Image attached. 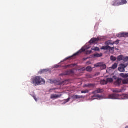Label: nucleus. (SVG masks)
<instances>
[{"instance_id": "obj_1", "label": "nucleus", "mask_w": 128, "mask_h": 128, "mask_svg": "<svg viewBox=\"0 0 128 128\" xmlns=\"http://www.w3.org/2000/svg\"><path fill=\"white\" fill-rule=\"evenodd\" d=\"M32 84L36 86H42V84H44L46 81L42 78L40 76H36L32 79Z\"/></svg>"}, {"instance_id": "obj_2", "label": "nucleus", "mask_w": 128, "mask_h": 128, "mask_svg": "<svg viewBox=\"0 0 128 128\" xmlns=\"http://www.w3.org/2000/svg\"><path fill=\"white\" fill-rule=\"evenodd\" d=\"M86 52V49L82 48L81 50H80L76 53L74 54L73 56L65 58L64 60V62H66V60H72V58L74 56H78V54H82V52Z\"/></svg>"}, {"instance_id": "obj_3", "label": "nucleus", "mask_w": 128, "mask_h": 128, "mask_svg": "<svg viewBox=\"0 0 128 128\" xmlns=\"http://www.w3.org/2000/svg\"><path fill=\"white\" fill-rule=\"evenodd\" d=\"M114 82V79L112 78H108L100 80V84L102 86H104L108 82Z\"/></svg>"}, {"instance_id": "obj_4", "label": "nucleus", "mask_w": 128, "mask_h": 128, "mask_svg": "<svg viewBox=\"0 0 128 128\" xmlns=\"http://www.w3.org/2000/svg\"><path fill=\"white\" fill-rule=\"evenodd\" d=\"M101 50H110V52H114V46L110 47L108 46H103Z\"/></svg>"}, {"instance_id": "obj_5", "label": "nucleus", "mask_w": 128, "mask_h": 128, "mask_svg": "<svg viewBox=\"0 0 128 128\" xmlns=\"http://www.w3.org/2000/svg\"><path fill=\"white\" fill-rule=\"evenodd\" d=\"M95 68H100L101 70H106V65L104 63H98L94 65Z\"/></svg>"}, {"instance_id": "obj_6", "label": "nucleus", "mask_w": 128, "mask_h": 128, "mask_svg": "<svg viewBox=\"0 0 128 128\" xmlns=\"http://www.w3.org/2000/svg\"><path fill=\"white\" fill-rule=\"evenodd\" d=\"M118 96H120V95L118 94H112L109 95L108 98L110 100H116V98Z\"/></svg>"}, {"instance_id": "obj_7", "label": "nucleus", "mask_w": 128, "mask_h": 128, "mask_svg": "<svg viewBox=\"0 0 128 128\" xmlns=\"http://www.w3.org/2000/svg\"><path fill=\"white\" fill-rule=\"evenodd\" d=\"M112 6H120V0H113L112 2Z\"/></svg>"}, {"instance_id": "obj_8", "label": "nucleus", "mask_w": 128, "mask_h": 128, "mask_svg": "<svg viewBox=\"0 0 128 128\" xmlns=\"http://www.w3.org/2000/svg\"><path fill=\"white\" fill-rule=\"evenodd\" d=\"M104 90L103 88H98L97 90H96L95 91L93 92H92V94H102Z\"/></svg>"}, {"instance_id": "obj_9", "label": "nucleus", "mask_w": 128, "mask_h": 128, "mask_svg": "<svg viewBox=\"0 0 128 128\" xmlns=\"http://www.w3.org/2000/svg\"><path fill=\"white\" fill-rule=\"evenodd\" d=\"M70 74H74V70L66 71L64 73L60 74V76H70Z\"/></svg>"}, {"instance_id": "obj_10", "label": "nucleus", "mask_w": 128, "mask_h": 128, "mask_svg": "<svg viewBox=\"0 0 128 128\" xmlns=\"http://www.w3.org/2000/svg\"><path fill=\"white\" fill-rule=\"evenodd\" d=\"M118 38H128V32H122L117 35Z\"/></svg>"}, {"instance_id": "obj_11", "label": "nucleus", "mask_w": 128, "mask_h": 128, "mask_svg": "<svg viewBox=\"0 0 128 128\" xmlns=\"http://www.w3.org/2000/svg\"><path fill=\"white\" fill-rule=\"evenodd\" d=\"M100 38H93L91 39V40L89 42V44H96V42H99Z\"/></svg>"}, {"instance_id": "obj_12", "label": "nucleus", "mask_w": 128, "mask_h": 128, "mask_svg": "<svg viewBox=\"0 0 128 128\" xmlns=\"http://www.w3.org/2000/svg\"><path fill=\"white\" fill-rule=\"evenodd\" d=\"M62 94H60V95H56V94H52L50 96V98L52 100H54L56 98H58L62 97Z\"/></svg>"}, {"instance_id": "obj_13", "label": "nucleus", "mask_w": 128, "mask_h": 128, "mask_svg": "<svg viewBox=\"0 0 128 128\" xmlns=\"http://www.w3.org/2000/svg\"><path fill=\"white\" fill-rule=\"evenodd\" d=\"M124 68H126V66L122 64L120 68H118V70L120 72H124Z\"/></svg>"}, {"instance_id": "obj_14", "label": "nucleus", "mask_w": 128, "mask_h": 128, "mask_svg": "<svg viewBox=\"0 0 128 128\" xmlns=\"http://www.w3.org/2000/svg\"><path fill=\"white\" fill-rule=\"evenodd\" d=\"M116 86H120L122 84V79H118L114 83Z\"/></svg>"}, {"instance_id": "obj_15", "label": "nucleus", "mask_w": 128, "mask_h": 128, "mask_svg": "<svg viewBox=\"0 0 128 128\" xmlns=\"http://www.w3.org/2000/svg\"><path fill=\"white\" fill-rule=\"evenodd\" d=\"M113 92H116L117 94L120 93V92H124V89H118L116 88L115 90H112Z\"/></svg>"}, {"instance_id": "obj_16", "label": "nucleus", "mask_w": 128, "mask_h": 128, "mask_svg": "<svg viewBox=\"0 0 128 128\" xmlns=\"http://www.w3.org/2000/svg\"><path fill=\"white\" fill-rule=\"evenodd\" d=\"M120 6H124V4H128V1L126 0H119Z\"/></svg>"}, {"instance_id": "obj_17", "label": "nucleus", "mask_w": 128, "mask_h": 128, "mask_svg": "<svg viewBox=\"0 0 128 128\" xmlns=\"http://www.w3.org/2000/svg\"><path fill=\"white\" fill-rule=\"evenodd\" d=\"M84 98V96L78 95H74L72 96V98L74 100H78L80 98Z\"/></svg>"}, {"instance_id": "obj_18", "label": "nucleus", "mask_w": 128, "mask_h": 128, "mask_svg": "<svg viewBox=\"0 0 128 128\" xmlns=\"http://www.w3.org/2000/svg\"><path fill=\"white\" fill-rule=\"evenodd\" d=\"M94 58H102V54H98V53H96L94 54Z\"/></svg>"}, {"instance_id": "obj_19", "label": "nucleus", "mask_w": 128, "mask_h": 128, "mask_svg": "<svg viewBox=\"0 0 128 128\" xmlns=\"http://www.w3.org/2000/svg\"><path fill=\"white\" fill-rule=\"evenodd\" d=\"M112 42V40H108L106 42V46H114V42Z\"/></svg>"}, {"instance_id": "obj_20", "label": "nucleus", "mask_w": 128, "mask_h": 128, "mask_svg": "<svg viewBox=\"0 0 128 128\" xmlns=\"http://www.w3.org/2000/svg\"><path fill=\"white\" fill-rule=\"evenodd\" d=\"M117 59L118 62H120V60H124V56L120 55V56H118Z\"/></svg>"}, {"instance_id": "obj_21", "label": "nucleus", "mask_w": 128, "mask_h": 128, "mask_svg": "<svg viewBox=\"0 0 128 128\" xmlns=\"http://www.w3.org/2000/svg\"><path fill=\"white\" fill-rule=\"evenodd\" d=\"M120 76L122 78H128V74H120Z\"/></svg>"}, {"instance_id": "obj_22", "label": "nucleus", "mask_w": 128, "mask_h": 128, "mask_svg": "<svg viewBox=\"0 0 128 128\" xmlns=\"http://www.w3.org/2000/svg\"><path fill=\"white\" fill-rule=\"evenodd\" d=\"M92 50H94L95 52H100V48L98 47H93Z\"/></svg>"}, {"instance_id": "obj_23", "label": "nucleus", "mask_w": 128, "mask_h": 128, "mask_svg": "<svg viewBox=\"0 0 128 128\" xmlns=\"http://www.w3.org/2000/svg\"><path fill=\"white\" fill-rule=\"evenodd\" d=\"M117 58L116 57H114L112 56H110V60L112 62H116V60Z\"/></svg>"}, {"instance_id": "obj_24", "label": "nucleus", "mask_w": 128, "mask_h": 128, "mask_svg": "<svg viewBox=\"0 0 128 128\" xmlns=\"http://www.w3.org/2000/svg\"><path fill=\"white\" fill-rule=\"evenodd\" d=\"M118 68V64L116 63L114 64L112 67V70H116V68Z\"/></svg>"}, {"instance_id": "obj_25", "label": "nucleus", "mask_w": 128, "mask_h": 128, "mask_svg": "<svg viewBox=\"0 0 128 128\" xmlns=\"http://www.w3.org/2000/svg\"><path fill=\"white\" fill-rule=\"evenodd\" d=\"M122 84H128V80L127 79H124L122 80Z\"/></svg>"}, {"instance_id": "obj_26", "label": "nucleus", "mask_w": 128, "mask_h": 128, "mask_svg": "<svg viewBox=\"0 0 128 128\" xmlns=\"http://www.w3.org/2000/svg\"><path fill=\"white\" fill-rule=\"evenodd\" d=\"M85 86H86V88L94 87V84H86V85H85Z\"/></svg>"}, {"instance_id": "obj_27", "label": "nucleus", "mask_w": 128, "mask_h": 128, "mask_svg": "<svg viewBox=\"0 0 128 128\" xmlns=\"http://www.w3.org/2000/svg\"><path fill=\"white\" fill-rule=\"evenodd\" d=\"M102 98V96H100V94H94V95L93 96L92 98Z\"/></svg>"}, {"instance_id": "obj_28", "label": "nucleus", "mask_w": 128, "mask_h": 128, "mask_svg": "<svg viewBox=\"0 0 128 128\" xmlns=\"http://www.w3.org/2000/svg\"><path fill=\"white\" fill-rule=\"evenodd\" d=\"M86 70L87 72H92V68L90 66H88L86 68Z\"/></svg>"}, {"instance_id": "obj_29", "label": "nucleus", "mask_w": 128, "mask_h": 128, "mask_svg": "<svg viewBox=\"0 0 128 128\" xmlns=\"http://www.w3.org/2000/svg\"><path fill=\"white\" fill-rule=\"evenodd\" d=\"M48 72V70H41L39 72V74H44L45 72Z\"/></svg>"}, {"instance_id": "obj_30", "label": "nucleus", "mask_w": 128, "mask_h": 128, "mask_svg": "<svg viewBox=\"0 0 128 128\" xmlns=\"http://www.w3.org/2000/svg\"><path fill=\"white\" fill-rule=\"evenodd\" d=\"M70 100V98H68V99L64 100V104H66V102H68Z\"/></svg>"}, {"instance_id": "obj_31", "label": "nucleus", "mask_w": 128, "mask_h": 128, "mask_svg": "<svg viewBox=\"0 0 128 128\" xmlns=\"http://www.w3.org/2000/svg\"><path fill=\"white\" fill-rule=\"evenodd\" d=\"M120 44V40H117L113 42V46H114V44Z\"/></svg>"}, {"instance_id": "obj_32", "label": "nucleus", "mask_w": 128, "mask_h": 128, "mask_svg": "<svg viewBox=\"0 0 128 128\" xmlns=\"http://www.w3.org/2000/svg\"><path fill=\"white\" fill-rule=\"evenodd\" d=\"M90 92V91L88 90H84V91H82L81 93L82 94H88Z\"/></svg>"}, {"instance_id": "obj_33", "label": "nucleus", "mask_w": 128, "mask_h": 128, "mask_svg": "<svg viewBox=\"0 0 128 128\" xmlns=\"http://www.w3.org/2000/svg\"><path fill=\"white\" fill-rule=\"evenodd\" d=\"M74 65H68V66H64V68H72V66H73Z\"/></svg>"}, {"instance_id": "obj_34", "label": "nucleus", "mask_w": 128, "mask_h": 128, "mask_svg": "<svg viewBox=\"0 0 128 128\" xmlns=\"http://www.w3.org/2000/svg\"><path fill=\"white\" fill-rule=\"evenodd\" d=\"M122 98H124V99L128 98V95H127V94H123L122 95Z\"/></svg>"}, {"instance_id": "obj_35", "label": "nucleus", "mask_w": 128, "mask_h": 128, "mask_svg": "<svg viewBox=\"0 0 128 128\" xmlns=\"http://www.w3.org/2000/svg\"><path fill=\"white\" fill-rule=\"evenodd\" d=\"M123 60L124 62H128V56H127V57H123Z\"/></svg>"}, {"instance_id": "obj_36", "label": "nucleus", "mask_w": 128, "mask_h": 128, "mask_svg": "<svg viewBox=\"0 0 128 128\" xmlns=\"http://www.w3.org/2000/svg\"><path fill=\"white\" fill-rule=\"evenodd\" d=\"M48 82H50V84H54V81L52 80H48Z\"/></svg>"}, {"instance_id": "obj_37", "label": "nucleus", "mask_w": 128, "mask_h": 128, "mask_svg": "<svg viewBox=\"0 0 128 128\" xmlns=\"http://www.w3.org/2000/svg\"><path fill=\"white\" fill-rule=\"evenodd\" d=\"M60 65H56L55 66V68H60Z\"/></svg>"}, {"instance_id": "obj_38", "label": "nucleus", "mask_w": 128, "mask_h": 128, "mask_svg": "<svg viewBox=\"0 0 128 128\" xmlns=\"http://www.w3.org/2000/svg\"><path fill=\"white\" fill-rule=\"evenodd\" d=\"M36 102V100H38V99H36V98L35 96H33Z\"/></svg>"}, {"instance_id": "obj_39", "label": "nucleus", "mask_w": 128, "mask_h": 128, "mask_svg": "<svg viewBox=\"0 0 128 128\" xmlns=\"http://www.w3.org/2000/svg\"><path fill=\"white\" fill-rule=\"evenodd\" d=\"M91 52H92V50L88 51V54H90Z\"/></svg>"}, {"instance_id": "obj_40", "label": "nucleus", "mask_w": 128, "mask_h": 128, "mask_svg": "<svg viewBox=\"0 0 128 128\" xmlns=\"http://www.w3.org/2000/svg\"><path fill=\"white\" fill-rule=\"evenodd\" d=\"M116 50H118V49L117 48H116Z\"/></svg>"}, {"instance_id": "obj_41", "label": "nucleus", "mask_w": 128, "mask_h": 128, "mask_svg": "<svg viewBox=\"0 0 128 128\" xmlns=\"http://www.w3.org/2000/svg\"><path fill=\"white\" fill-rule=\"evenodd\" d=\"M125 128H128V126H126V127H125Z\"/></svg>"}]
</instances>
